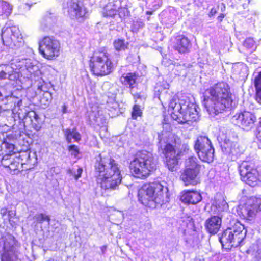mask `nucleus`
I'll return each mask as SVG.
<instances>
[{
    "mask_svg": "<svg viewBox=\"0 0 261 261\" xmlns=\"http://www.w3.org/2000/svg\"><path fill=\"white\" fill-rule=\"evenodd\" d=\"M94 171L98 182L105 190H116L121 182L119 165L110 155L100 153L95 158Z\"/></svg>",
    "mask_w": 261,
    "mask_h": 261,
    "instance_id": "obj_1",
    "label": "nucleus"
},
{
    "mask_svg": "<svg viewBox=\"0 0 261 261\" xmlns=\"http://www.w3.org/2000/svg\"><path fill=\"white\" fill-rule=\"evenodd\" d=\"M204 105L209 114L215 116L232 105L229 85L224 82L218 83L203 93Z\"/></svg>",
    "mask_w": 261,
    "mask_h": 261,
    "instance_id": "obj_2",
    "label": "nucleus"
},
{
    "mask_svg": "<svg viewBox=\"0 0 261 261\" xmlns=\"http://www.w3.org/2000/svg\"><path fill=\"white\" fill-rule=\"evenodd\" d=\"M16 60H12L9 64L0 65V80L16 81L19 77L21 69L26 74L27 78L32 81L38 80L41 71L37 61L30 59H22L18 65H16Z\"/></svg>",
    "mask_w": 261,
    "mask_h": 261,
    "instance_id": "obj_3",
    "label": "nucleus"
},
{
    "mask_svg": "<svg viewBox=\"0 0 261 261\" xmlns=\"http://www.w3.org/2000/svg\"><path fill=\"white\" fill-rule=\"evenodd\" d=\"M167 191V188L159 182L146 184L139 190L138 199L144 205L154 208L168 201Z\"/></svg>",
    "mask_w": 261,
    "mask_h": 261,
    "instance_id": "obj_4",
    "label": "nucleus"
},
{
    "mask_svg": "<svg viewBox=\"0 0 261 261\" xmlns=\"http://www.w3.org/2000/svg\"><path fill=\"white\" fill-rule=\"evenodd\" d=\"M156 162L153 154L146 150L138 152L130 163V169L133 174L139 178L147 177L156 169Z\"/></svg>",
    "mask_w": 261,
    "mask_h": 261,
    "instance_id": "obj_5",
    "label": "nucleus"
},
{
    "mask_svg": "<svg viewBox=\"0 0 261 261\" xmlns=\"http://www.w3.org/2000/svg\"><path fill=\"white\" fill-rule=\"evenodd\" d=\"M156 162L153 154L146 150L138 152L130 163V169L133 174L139 178L147 177L156 169Z\"/></svg>",
    "mask_w": 261,
    "mask_h": 261,
    "instance_id": "obj_6",
    "label": "nucleus"
},
{
    "mask_svg": "<svg viewBox=\"0 0 261 261\" xmlns=\"http://www.w3.org/2000/svg\"><path fill=\"white\" fill-rule=\"evenodd\" d=\"M20 246L12 234L7 233L0 239L1 261H24L19 251Z\"/></svg>",
    "mask_w": 261,
    "mask_h": 261,
    "instance_id": "obj_7",
    "label": "nucleus"
},
{
    "mask_svg": "<svg viewBox=\"0 0 261 261\" xmlns=\"http://www.w3.org/2000/svg\"><path fill=\"white\" fill-rule=\"evenodd\" d=\"M166 134L163 131L158 133L159 150L165 155L166 165L169 170L173 171L176 170L179 153L176 146H174L165 141L164 137L167 136Z\"/></svg>",
    "mask_w": 261,
    "mask_h": 261,
    "instance_id": "obj_8",
    "label": "nucleus"
},
{
    "mask_svg": "<svg viewBox=\"0 0 261 261\" xmlns=\"http://www.w3.org/2000/svg\"><path fill=\"white\" fill-rule=\"evenodd\" d=\"M90 67L95 75L103 76L113 71V65L108 55L105 53H95L90 59Z\"/></svg>",
    "mask_w": 261,
    "mask_h": 261,
    "instance_id": "obj_9",
    "label": "nucleus"
},
{
    "mask_svg": "<svg viewBox=\"0 0 261 261\" xmlns=\"http://www.w3.org/2000/svg\"><path fill=\"white\" fill-rule=\"evenodd\" d=\"M1 37L4 44L10 48H19L24 44L20 31L16 26L3 27L2 29Z\"/></svg>",
    "mask_w": 261,
    "mask_h": 261,
    "instance_id": "obj_10",
    "label": "nucleus"
},
{
    "mask_svg": "<svg viewBox=\"0 0 261 261\" xmlns=\"http://www.w3.org/2000/svg\"><path fill=\"white\" fill-rule=\"evenodd\" d=\"M194 149L201 161L207 163L213 161L214 149L207 137L198 136L194 144Z\"/></svg>",
    "mask_w": 261,
    "mask_h": 261,
    "instance_id": "obj_11",
    "label": "nucleus"
},
{
    "mask_svg": "<svg viewBox=\"0 0 261 261\" xmlns=\"http://www.w3.org/2000/svg\"><path fill=\"white\" fill-rule=\"evenodd\" d=\"M59 42L53 38L46 36L39 42L40 54L46 59L52 60L59 55Z\"/></svg>",
    "mask_w": 261,
    "mask_h": 261,
    "instance_id": "obj_12",
    "label": "nucleus"
},
{
    "mask_svg": "<svg viewBox=\"0 0 261 261\" xmlns=\"http://www.w3.org/2000/svg\"><path fill=\"white\" fill-rule=\"evenodd\" d=\"M241 180L248 185L254 187L258 181L259 173L252 163L243 161L239 166Z\"/></svg>",
    "mask_w": 261,
    "mask_h": 261,
    "instance_id": "obj_13",
    "label": "nucleus"
},
{
    "mask_svg": "<svg viewBox=\"0 0 261 261\" xmlns=\"http://www.w3.org/2000/svg\"><path fill=\"white\" fill-rule=\"evenodd\" d=\"M171 117L178 123L188 124L189 125L197 121L199 117L196 106L194 103L193 106L189 105L185 110H179L176 112H172Z\"/></svg>",
    "mask_w": 261,
    "mask_h": 261,
    "instance_id": "obj_14",
    "label": "nucleus"
},
{
    "mask_svg": "<svg viewBox=\"0 0 261 261\" xmlns=\"http://www.w3.org/2000/svg\"><path fill=\"white\" fill-rule=\"evenodd\" d=\"M67 9L68 15L71 19L81 22L86 18V8L79 0H68Z\"/></svg>",
    "mask_w": 261,
    "mask_h": 261,
    "instance_id": "obj_15",
    "label": "nucleus"
},
{
    "mask_svg": "<svg viewBox=\"0 0 261 261\" xmlns=\"http://www.w3.org/2000/svg\"><path fill=\"white\" fill-rule=\"evenodd\" d=\"M259 211H261V198L255 197L249 199L240 210L242 216L249 220Z\"/></svg>",
    "mask_w": 261,
    "mask_h": 261,
    "instance_id": "obj_16",
    "label": "nucleus"
},
{
    "mask_svg": "<svg viewBox=\"0 0 261 261\" xmlns=\"http://www.w3.org/2000/svg\"><path fill=\"white\" fill-rule=\"evenodd\" d=\"M230 226L233 239V243L231 246L237 247L243 245L247 233V230L245 229L244 225L239 221L234 220Z\"/></svg>",
    "mask_w": 261,
    "mask_h": 261,
    "instance_id": "obj_17",
    "label": "nucleus"
},
{
    "mask_svg": "<svg viewBox=\"0 0 261 261\" xmlns=\"http://www.w3.org/2000/svg\"><path fill=\"white\" fill-rule=\"evenodd\" d=\"M234 118L237 121V123L243 129L247 131L250 130L253 127L256 120L255 116L249 112H244L238 115L236 114Z\"/></svg>",
    "mask_w": 261,
    "mask_h": 261,
    "instance_id": "obj_18",
    "label": "nucleus"
},
{
    "mask_svg": "<svg viewBox=\"0 0 261 261\" xmlns=\"http://www.w3.org/2000/svg\"><path fill=\"white\" fill-rule=\"evenodd\" d=\"M222 215H216L211 217L205 222L204 226L206 231L211 234H215L219 230L223 219Z\"/></svg>",
    "mask_w": 261,
    "mask_h": 261,
    "instance_id": "obj_19",
    "label": "nucleus"
},
{
    "mask_svg": "<svg viewBox=\"0 0 261 261\" xmlns=\"http://www.w3.org/2000/svg\"><path fill=\"white\" fill-rule=\"evenodd\" d=\"M211 211L217 215H222L223 218L230 216L228 212V204L223 198L215 200L212 204Z\"/></svg>",
    "mask_w": 261,
    "mask_h": 261,
    "instance_id": "obj_20",
    "label": "nucleus"
},
{
    "mask_svg": "<svg viewBox=\"0 0 261 261\" xmlns=\"http://www.w3.org/2000/svg\"><path fill=\"white\" fill-rule=\"evenodd\" d=\"M199 171H197L196 170L185 169L181 173L180 178L186 186L190 185L194 186L199 182Z\"/></svg>",
    "mask_w": 261,
    "mask_h": 261,
    "instance_id": "obj_21",
    "label": "nucleus"
},
{
    "mask_svg": "<svg viewBox=\"0 0 261 261\" xmlns=\"http://www.w3.org/2000/svg\"><path fill=\"white\" fill-rule=\"evenodd\" d=\"M202 200L200 193L194 190L185 191L181 196L180 200L188 204H196Z\"/></svg>",
    "mask_w": 261,
    "mask_h": 261,
    "instance_id": "obj_22",
    "label": "nucleus"
},
{
    "mask_svg": "<svg viewBox=\"0 0 261 261\" xmlns=\"http://www.w3.org/2000/svg\"><path fill=\"white\" fill-rule=\"evenodd\" d=\"M191 43L189 39L182 35L176 37L173 45L174 49L181 54L188 52Z\"/></svg>",
    "mask_w": 261,
    "mask_h": 261,
    "instance_id": "obj_23",
    "label": "nucleus"
},
{
    "mask_svg": "<svg viewBox=\"0 0 261 261\" xmlns=\"http://www.w3.org/2000/svg\"><path fill=\"white\" fill-rule=\"evenodd\" d=\"M219 240L223 248L230 249L233 247L231 245L233 244V239L230 225L222 232L219 237Z\"/></svg>",
    "mask_w": 261,
    "mask_h": 261,
    "instance_id": "obj_24",
    "label": "nucleus"
},
{
    "mask_svg": "<svg viewBox=\"0 0 261 261\" xmlns=\"http://www.w3.org/2000/svg\"><path fill=\"white\" fill-rule=\"evenodd\" d=\"M121 0H113L109 1L103 8V14L105 16L113 17L121 6Z\"/></svg>",
    "mask_w": 261,
    "mask_h": 261,
    "instance_id": "obj_25",
    "label": "nucleus"
},
{
    "mask_svg": "<svg viewBox=\"0 0 261 261\" xmlns=\"http://www.w3.org/2000/svg\"><path fill=\"white\" fill-rule=\"evenodd\" d=\"M139 76V74L136 72L124 73L120 77V81L124 85L128 86L133 88Z\"/></svg>",
    "mask_w": 261,
    "mask_h": 261,
    "instance_id": "obj_26",
    "label": "nucleus"
},
{
    "mask_svg": "<svg viewBox=\"0 0 261 261\" xmlns=\"http://www.w3.org/2000/svg\"><path fill=\"white\" fill-rule=\"evenodd\" d=\"M56 18L50 13H47L41 21V29L43 31H47L56 23Z\"/></svg>",
    "mask_w": 261,
    "mask_h": 261,
    "instance_id": "obj_27",
    "label": "nucleus"
},
{
    "mask_svg": "<svg viewBox=\"0 0 261 261\" xmlns=\"http://www.w3.org/2000/svg\"><path fill=\"white\" fill-rule=\"evenodd\" d=\"M64 137L68 143L72 142V139H74L75 142H79L81 140V135L77 131L76 128H67L63 130Z\"/></svg>",
    "mask_w": 261,
    "mask_h": 261,
    "instance_id": "obj_28",
    "label": "nucleus"
},
{
    "mask_svg": "<svg viewBox=\"0 0 261 261\" xmlns=\"http://www.w3.org/2000/svg\"><path fill=\"white\" fill-rule=\"evenodd\" d=\"M189 105L193 106V103L184 100H181L180 102L177 103L175 100L172 99L169 104V107L173 110L172 112H176L179 110H185Z\"/></svg>",
    "mask_w": 261,
    "mask_h": 261,
    "instance_id": "obj_29",
    "label": "nucleus"
},
{
    "mask_svg": "<svg viewBox=\"0 0 261 261\" xmlns=\"http://www.w3.org/2000/svg\"><path fill=\"white\" fill-rule=\"evenodd\" d=\"M17 150L15 149V146L13 143H11L5 139L2 143L0 145V153L2 154H11L15 153Z\"/></svg>",
    "mask_w": 261,
    "mask_h": 261,
    "instance_id": "obj_30",
    "label": "nucleus"
},
{
    "mask_svg": "<svg viewBox=\"0 0 261 261\" xmlns=\"http://www.w3.org/2000/svg\"><path fill=\"white\" fill-rule=\"evenodd\" d=\"M201 166L198 163V160L196 157L190 156L185 161L186 170H195L200 172Z\"/></svg>",
    "mask_w": 261,
    "mask_h": 261,
    "instance_id": "obj_31",
    "label": "nucleus"
},
{
    "mask_svg": "<svg viewBox=\"0 0 261 261\" xmlns=\"http://www.w3.org/2000/svg\"><path fill=\"white\" fill-rule=\"evenodd\" d=\"M12 10V6L9 3L5 1L0 3V15H4L8 17Z\"/></svg>",
    "mask_w": 261,
    "mask_h": 261,
    "instance_id": "obj_32",
    "label": "nucleus"
},
{
    "mask_svg": "<svg viewBox=\"0 0 261 261\" xmlns=\"http://www.w3.org/2000/svg\"><path fill=\"white\" fill-rule=\"evenodd\" d=\"M129 43L124 39H117L114 40L113 45L117 51L125 50L128 48Z\"/></svg>",
    "mask_w": 261,
    "mask_h": 261,
    "instance_id": "obj_33",
    "label": "nucleus"
},
{
    "mask_svg": "<svg viewBox=\"0 0 261 261\" xmlns=\"http://www.w3.org/2000/svg\"><path fill=\"white\" fill-rule=\"evenodd\" d=\"M19 160V158H16L14 160H12V162L8 167L12 174H17L23 171L22 169L20 170L19 168L20 165Z\"/></svg>",
    "mask_w": 261,
    "mask_h": 261,
    "instance_id": "obj_34",
    "label": "nucleus"
},
{
    "mask_svg": "<svg viewBox=\"0 0 261 261\" xmlns=\"http://www.w3.org/2000/svg\"><path fill=\"white\" fill-rule=\"evenodd\" d=\"M12 95L8 85H0V102L7 99Z\"/></svg>",
    "mask_w": 261,
    "mask_h": 261,
    "instance_id": "obj_35",
    "label": "nucleus"
},
{
    "mask_svg": "<svg viewBox=\"0 0 261 261\" xmlns=\"http://www.w3.org/2000/svg\"><path fill=\"white\" fill-rule=\"evenodd\" d=\"M254 85L256 90V100L261 104V71L254 80Z\"/></svg>",
    "mask_w": 261,
    "mask_h": 261,
    "instance_id": "obj_36",
    "label": "nucleus"
},
{
    "mask_svg": "<svg viewBox=\"0 0 261 261\" xmlns=\"http://www.w3.org/2000/svg\"><path fill=\"white\" fill-rule=\"evenodd\" d=\"M226 152V154L233 156H237L240 154H241L242 152L241 149L239 148V145L237 144V143H232V147H231L230 149H229V151L225 150Z\"/></svg>",
    "mask_w": 261,
    "mask_h": 261,
    "instance_id": "obj_37",
    "label": "nucleus"
},
{
    "mask_svg": "<svg viewBox=\"0 0 261 261\" xmlns=\"http://www.w3.org/2000/svg\"><path fill=\"white\" fill-rule=\"evenodd\" d=\"M16 211L15 210H11L8 212L7 217L6 218V220H8L10 224L12 227H15L17 225L18 219L15 217Z\"/></svg>",
    "mask_w": 261,
    "mask_h": 261,
    "instance_id": "obj_38",
    "label": "nucleus"
},
{
    "mask_svg": "<svg viewBox=\"0 0 261 261\" xmlns=\"http://www.w3.org/2000/svg\"><path fill=\"white\" fill-rule=\"evenodd\" d=\"M12 154H5L3 155L1 160V164L5 168H8L12 162V160H14L15 159L11 158Z\"/></svg>",
    "mask_w": 261,
    "mask_h": 261,
    "instance_id": "obj_39",
    "label": "nucleus"
},
{
    "mask_svg": "<svg viewBox=\"0 0 261 261\" xmlns=\"http://www.w3.org/2000/svg\"><path fill=\"white\" fill-rule=\"evenodd\" d=\"M236 142L231 141L229 139L225 138L224 140L223 144L221 145L222 152L226 154V152L225 150L229 151L231 147H232V143H235Z\"/></svg>",
    "mask_w": 261,
    "mask_h": 261,
    "instance_id": "obj_40",
    "label": "nucleus"
},
{
    "mask_svg": "<svg viewBox=\"0 0 261 261\" xmlns=\"http://www.w3.org/2000/svg\"><path fill=\"white\" fill-rule=\"evenodd\" d=\"M142 112L140 109V106L135 105L133 108L132 112V117L133 119H136L138 117L142 115Z\"/></svg>",
    "mask_w": 261,
    "mask_h": 261,
    "instance_id": "obj_41",
    "label": "nucleus"
},
{
    "mask_svg": "<svg viewBox=\"0 0 261 261\" xmlns=\"http://www.w3.org/2000/svg\"><path fill=\"white\" fill-rule=\"evenodd\" d=\"M117 12L119 17L121 19H125L129 15L128 9L125 7H121V6L118 8Z\"/></svg>",
    "mask_w": 261,
    "mask_h": 261,
    "instance_id": "obj_42",
    "label": "nucleus"
},
{
    "mask_svg": "<svg viewBox=\"0 0 261 261\" xmlns=\"http://www.w3.org/2000/svg\"><path fill=\"white\" fill-rule=\"evenodd\" d=\"M34 219L38 223H42L43 221H47L48 223L50 219L49 216L44 215L43 214H36L34 217Z\"/></svg>",
    "mask_w": 261,
    "mask_h": 261,
    "instance_id": "obj_43",
    "label": "nucleus"
},
{
    "mask_svg": "<svg viewBox=\"0 0 261 261\" xmlns=\"http://www.w3.org/2000/svg\"><path fill=\"white\" fill-rule=\"evenodd\" d=\"M67 149L70 152L71 155L74 156L75 158L77 157L80 151L79 147L75 145H71L68 146Z\"/></svg>",
    "mask_w": 261,
    "mask_h": 261,
    "instance_id": "obj_44",
    "label": "nucleus"
},
{
    "mask_svg": "<svg viewBox=\"0 0 261 261\" xmlns=\"http://www.w3.org/2000/svg\"><path fill=\"white\" fill-rule=\"evenodd\" d=\"M166 88H167L165 87L163 90H161V88L159 86L155 88V92H159L158 94V98L161 101L164 98V96L167 92V91L165 90Z\"/></svg>",
    "mask_w": 261,
    "mask_h": 261,
    "instance_id": "obj_45",
    "label": "nucleus"
},
{
    "mask_svg": "<svg viewBox=\"0 0 261 261\" xmlns=\"http://www.w3.org/2000/svg\"><path fill=\"white\" fill-rule=\"evenodd\" d=\"M144 23L140 19H137L134 21L133 23V30L134 31L137 32L139 28H143Z\"/></svg>",
    "mask_w": 261,
    "mask_h": 261,
    "instance_id": "obj_46",
    "label": "nucleus"
},
{
    "mask_svg": "<svg viewBox=\"0 0 261 261\" xmlns=\"http://www.w3.org/2000/svg\"><path fill=\"white\" fill-rule=\"evenodd\" d=\"M52 99L51 93L49 92H45L44 93L43 98L41 99V102L45 100L47 102L45 105H48Z\"/></svg>",
    "mask_w": 261,
    "mask_h": 261,
    "instance_id": "obj_47",
    "label": "nucleus"
},
{
    "mask_svg": "<svg viewBox=\"0 0 261 261\" xmlns=\"http://www.w3.org/2000/svg\"><path fill=\"white\" fill-rule=\"evenodd\" d=\"M254 43L253 38H248L244 41V46L248 48H251L254 46Z\"/></svg>",
    "mask_w": 261,
    "mask_h": 261,
    "instance_id": "obj_48",
    "label": "nucleus"
},
{
    "mask_svg": "<svg viewBox=\"0 0 261 261\" xmlns=\"http://www.w3.org/2000/svg\"><path fill=\"white\" fill-rule=\"evenodd\" d=\"M33 117L36 120L38 119L39 118L38 115L36 114V113L34 111L29 112H28L24 119L26 121L28 118L30 119V121L32 122L33 120L32 118Z\"/></svg>",
    "mask_w": 261,
    "mask_h": 261,
    "instance_id": "obj_49",
    "label": "nucleus"
},
{
    "mask_svg": "<svg viewBox=\"0 0 261 261\" xmlns=\"http://www.w3.org/2000/svg\"><path fill=\"white\" fill-rule=\"evenodd\" d=\"M30 153L31 152L27 150L26 151L22 152L21 154L19 155V157L22 158V160H23V159H25L27 163H30V161L31 160Z\"/></svg>",
    "mask_w": 261,
    "mask_h": 261,
    "instance_id": "obj_50",
    "label": "nucleus"
},
{
    "mask_svg": "<svg viewBox=\"0 0 261 261\" xmlns=\"http://www.w3.org/2000/svg\"><path fill=\"white\" fill-rule=\"evenodd\" d=\"M94 120L95 123L99 126L103 125L106 122V119L103 118V117L99 115L98 117L95 116Z\"/></svg>",
    "mask_w": 261,
    "mask_h": 261,
    "instance_id": "obj_51",
    "label": "nucleus"
},
{
    "mask_svg": "<svg viewBox=\"0 0 261 261\" xmlns=\"http://www.w3.org/2000/svg\"><path fill=\"white\" fill-rule=\"evenodd\" d=\"M83 172V169L81 167H78L76 171H75L74 174V178L76 180H77L81 177Z\"/></svg>",
    "mask_w": 261,
    "mask_h": 261,
    "instance_id": "obj_52",
    "label": "nucleus"
},
{
    "mask_svg": "<svg viewBox=\"0 0 261 261\" xmlns=\"http://www.w3.org/2000/svg\"><path fill=\"white\" fill-rule=\"evenodd\" d=\"M10 210H8V208L6 207H3L1 209V214L4 219V220H6V218L7 217L8 212H9Z\"/></svg>",
    "mask_w": 261,
    "mask_h": 261,
    "instance_id": "obj_53",
    "label": "nucleus"
},
{
    "mask_svg": "<svg viewBox=\"0 0 261 261\" xmlns=\"http://www.w3.org/2000/svg\"><path fill=\"white\" fill-rule=\"evenodd\" d=\"M112 106L111 107L112 108H113L114 109H116L117 108L118 105L116 102H112ZM110 108H111V107L109 106V102H107V108L109 109Z\"/></svg>",
    "mask_w": 261,
    "mask_h": 261,
    "instance_id": "obj_54",
    "label": "nucleus"
},
{
    "mask_svg": "<svg viewBox=\"0 0 261 261\" xmlns=\"http://www.w3.org/2000/svg\"><path fill=\"white\" fill-rule=\"evenodd\" d=\"M225 15L224 14L221 13L217 17V20L219 22H221L222 21L223 18L225 17Z\"/></svg>",
    "mask_w": 261,
    "mask_h": 261,
    "instance_id": "obj_55",
    "label": "nucleus"
},
{
    "mask_svg": "<svg viewBox=\"0 0 261 261\" xmlns=\"http://www.w3.org/2000/svg\"><path fill=\"white\" fill-rule=\"evenodd\" d=\"M67 173L69 175H70V176H72L74 177V174L75 173V171L73 170V169H68L67 170Z\"/></svg>",
    "mask_w": 261,
    "mask_h": 261,
    "instance_id": "obj_56",
    "label": "nucleus"
},
{
    "mask_svg": "<svg viewBox=\"0 0 261 261\" xmlns=\"http://www.w3.org/2000/svg\"><path fill=\"white\" fill-rule=\"evenodd\" d=\"M107 249V245H103L100 247V250L101 251V254H105Z\"/></svg>",
    "mask_w": 261,
    "mask_h": 261,
    "instance_id": "obj_57",
    "label": "nucleus"
},
{
    "mask_svg": "<svg viewBox=\"0 0 261 261\" xmlns=\"http://www.w3.org/2000/svg\"><path fill=\"white\" fill-rule=\"evenodd\" d=\"M217 13V11L215 8H212L210 12V16H214Z\"/></svg>",
    "mask_w": 261,
    "mask_h": 261,
    "instance_id": "obj_58",
    "label": "nucleus"
},
{
    "mask_svg": "<svg viewBox=\"0 0 261 261\" xmlns=\"http://www.w3.org/2000/svg\"><path fill=\"white\" fill-rule=\"evenodd\" d=\"M62 112L63 113H66L67 112V107L65 105L62 107Z\"/></svg>",
    "mask_w": 261,
    "mask_h": 261,
    "instance_id": "obj_59",
    "label": "nucleus"
},
{
    "mask_svg": "<svg viewBox=\"0 0 261 261\" xmlns=\"http://www.w3.org/2000/svg\"><path fill=\"white\" fill-rule=\"evenodd\" d=\"M134 97L136 98L140 99V98H141V96L140 94L137 93L134 95Z\"/></svg>",
    "mask_w": 261,
    "mask_h": 261,
    "instance_id": "obj_60",
    "label": "nucleus"
},
{
    "mask_svg": "<svg viewBox=\"0 0 261 261\" xmlns=\"http://www.w3.org/2000/svg\"><path fill=\"white\" fill-rule=\"evenodd\" d=\"M222 5L223 7L221 8V10H222V11H223L225 9V6L224 4H222Z\"/></svg>",
    "mask_w": 261,
    "mask_h": 261,
    "instance_id": "obj_61",
    "label": "nucleus"
},
{
    "mask_svg": "<svg viewBox=\"0 0 261 261\" xmlns=\"http://www.w3.org/2000/svg\"><path fill=\"white\" fill-rule=\"evenodd\" d=\"M21 104H22V100H19V101L18 102V103H17V105H18V106H19V107L20 105H21Z\"/></svg>",
    "mask_w": 261,
    "mask_h": 261,
    "instance_id": "obj_62",
    "label": "nucleus"
},
{
    "mask_svg": "<svg viewBox=\"0 0 261 261\" xmlns=\"http://www.w3.org/2000/svg\"><path fill=\"white\" fill-rule=\"evenodd\" d=\"M109 83L108 82H107L105 84H104L103 87L107 86H109Z\"/></svg>",
    "mask_w": 261,
    "mask_h": 261,
    "instance_id": "obj_63",
    "label": "nucleus"
},
{
    "mask_svg": "<svg viewBox=\"0 0 261 261\" xmlns=\"http://www.w3.org/2000/svg\"><path fill=\"white\" fill-rule=\"evenodd\" d=\"M33 158H34L35 159V160H36L37 158L36 157V153H33Z\"/></svg>",
    "mask_w": 261,
    "mask_h": 261,
    "instance_id": "obj_64",
    "label": "nucleus"
}]
</instances>
